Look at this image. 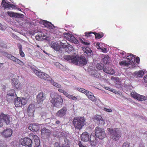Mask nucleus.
Wrapping results in <instances>:
<instances>
[{"label":"nucleus","instance_id":"obj_43","mask_svg":"<svg viewBox=\"0 0 147 147\" xmlns=\"http://www.w3.org/2000/svg\"><path fill=\"white\" fill-rule=\"evenodd\" d=\"M119 64L121 65L128 66V63H127L126 61H123L119 62Z\"/></svg>","mask_w":147,"mask_h":147},{"label":"nucleus","instance_id":"obj_53","mask_svg":"<svg viewBox=\"0 0 147 147\" xmlns=\"http://www.w3.org/2000/svg\"><path fill=\"white\" fill-rule=\"evenodd\" d=\"M78 144L79 147H87L86 146L83 145L82 144L80 141H78Z\"/></svg>","mask_w":147,"mask_h":147},{"label":"nucleus","instance_id":"obj_12","mask_svg":"<svg viewBox=\"0 0 147 147\" xmlns=\"http://www.w3.org/2000/svg\"><path fill=\"white\" fill-rule=\"evenodd\" d=\"M11 82L12 85L17 90H20L22 88V84L17 79H12Z\"/></svg>","mask_w":147,"mask_h":147},{"label":"nucleus","instance_id":"obj_38","mask_svg":"<svg viewBox=\"0 0 147 147\" xmlns=\"http://www.w3.org/2000/svg\"><path fill=\"white\" fill-rule=\"evenodd\" d=\"M88 98L89 99L92 101H95L96 100V98L94 96L92 93V94L90 95Z\"/></svg>","mask_w":147,"mask_h":147},{"label":"nucleus","instance_id":"obj_44","mask_svg":"<svg viewBox=\"0 0 147 147\" xmlns=\"http://www.w3.org/2000/svg\"><path fill=\"white\" fill-rule=\"evenodd\" d=\"M122 147H130V144L129 142H124L122 146Z\"/></svg>","mask_w":147,"mask_h":147},{"label":"nucleus","instance_id":"obj_29","mask_svg":"<svg viewBox=\"0 0 147 147\" xmlns=\"http://www.w3.org/2000/svg\"><path fill=\"white\" fill-rule=\"evenodd\" d=\"M144 74V72L142 71H136L134 73V77H142V75Z\"/></svg>","mask_w":147,"mask_h":147},{"label":"nucleus","instance_id":"obj_18","mask_svg":"<svg viewBox=\"0 0 147 147\" xmlns=\"http://www.w3.org/2000/svg\"><path fill=\"white\" fill-rule=\"evenodd\" d=\"M51 47L52 48L57 51H59L60 49V46L57 42H51Z\"/></svg>","mask_w":147,"mask_h":147},{"label":"nucleus","instance_id":"obj_5","mask_svg":"<svg viewBox=\"0 0 147 147\" xmlns=\"http://www.w3.org/2000/svg\"><path fill=\"white\" fill-rule=\"evenodd\" d=\"M96 136L100 139L102 140L106 136L104 129L102 128L96 127L95 130Z\"/></svg>","mask_w":147,"mask_h":147},{"label":"nucleus","instance_id":"obj_22","mask_svg":"<svg viewBox=\"0 0 147 147\" xmlns=\"http://www.w3.org/2000/svg\"><path fill=\"white\" fill-rule=\"evenodd\" d=\"M34 139L35 145L34 147H38L40 144V142L39 138L37 136L34 135L33 136Z\"/></svg>","mask_w":147,"mask_h":147},{"label":"nucleus","instance_id":"obj_10","mask_svg":"<svg viewBox=\"0 0 147 147\" xmlns=\"http://www.w3.org/2000/svg\"><path fill=\"white\" fill-rule=\"evenodd\" d=\"M67 108L65 107H63L59 111H57L56 114L57 117L61 118L65 116L67 111Z\"/></svg>","mask_w":147,"mask_h":147},{"label":"nucleus","instance_id":"obj_31","mask_svg":"<svg viewBox=\"0 0 147 147\" xmlns=\"http://www.w3.org/2000/svg\"><path fill=\"white\" fill-rule=\"evenodd\" d=\"M49 81H51V84L57 87V88H61V85L58 83L55 82L52 78L51 80H49Z\"/></svg>","mask_w":147,"mask_h":147},{"label":"nucleus","instance_id":"obj_6","mask_svg":"<svg viewBox=\"0 0 147 147\" xmlns=\"http://www.w3.org/2000/svg\"><path fill=\"white\" fill-rule=\"evenodd\" d=\"M33 72L38 78L42 79L48 81L51 80L50 77L44 72H42L35 69L33 70Z\"/></svg>","mask_w":147,"mask_h":147},{"label":"nucleus","instance_id":"obj_39","mask_svg":"<svg viewBox=\"0 0 147 147\" xmlns=\"http://www.w3.org/2000/svg\"><path fill=\"white\" fill-rule=\"evenodd\" d=\"M92 52V51L90 49L89 47H87V49L85 53H86L88 56H90L91 55Z\"/></svg>","mask_w":147,"mask_h":147},{"label":"nucleus","instance_id":"obj_32","mask_svg":"<svg viewBox=\"0 0 147 147\" xmlns=\"http://www.w3.org/2000/svg\"><path fill=\"white\" fill-rule=\"evenodd\" d=\"M94 34L95 36V38L96 39H99L103 37L104 35L102 33H96L94 32Z\"/></svg>","mask_w":147,"mask_h":147},{"label":"nucleus","instance_id":"obj_15","mask_svg":"<svg viewBox=\"0 0 147 147\" xmlns=\"http://www.w3.org/2000/svg\"><path fill=\"white\" fill-rule=\"evenodd\" d=\"M103 71L107 74L113 75L115 73V71L110 67L105 66L103 69Z\"/></svg>","mask_w":147,"mask_h":147},{"label":"nucleus","instance_id":"obj_51","mask_svg":"<svg viewBox=\"0 0 147 147\" xmlns=\"http://www.w3.org/2000/svg\"><path fill=\"white\" fill-rule=\"evenodd\" d=\"M17 58L12 56H10V59L14 62H15Z\"/></svg>","mask_w":147,"mask_h":147},{"label":"nucleus","instance_id":"obj_64","mask_svg":"<svg viewBox=\"0 0 147 147\" xmlns=\"http://www.w3.org/2000/svg\"><path fill=\"white\" fill-rule=\"evenodd\" d=\"M58 91L60 92H61V93H63L64 90L62 89H61L60 88H59L58 90Z\"/></svg>","mask_w":147,"mask_h":147},{"label":"nucleus","instance_id":"obj_30","mask_svg":"<svg viewBox=\"0 0 147 147\" xmlns=\"http://www.w3.org/2000/svg\"><path fill=\"white\" fill-rule=\"evenodd\" d=\"M68 40L71 41L73 43H74L75 44H77L78 42V40L75 38L74 36H72L71 35V37L68 38Z\"/></svg>","mask_w":147,"mask_h":147},{"label":"nucleus","instance_id":"obj_46","mask_svg":"<svg viewBox=\"0 0 147 147\" xmlns=\"http://www.w3.org/2000/svg\"><path fill=\"white\" fill-rule=\"evenodd\" d=\"M64 36L66 39L68 40V38H69V37L71 36V35L69 33H64Z\"/></svg>","mask_w":147,"mask_h":147},{"label":"nucleus","instance_id":"obj_45","mask_svg":"<svg viewBox=\"0 0 147 147\" xmlns=\"http://www.w3.org/2000/svg\"><path fill=\"white\" fill-rule=\"evenodd\" d=\"M68 98L74 100H77V98L76 97L70 94Z\"/></svg>","mask_w":147,"mask_h":147},{"label":"nucleus","instance_id":"obj_1","mask_svg":"<svg viewBox=\"0 0 147 147\" xmlns=\"http://www.w3.org/2000/svg\"><path fill=\"white\" fill-rule=\"evenodd\" d=\"M51 99L50 102L54 107L60 108L62 106L63 101L62 96L58 93L55 92H52L50 95Z\"/></svg>","mask_w":147,"mask_h":147},{"label":"nucleus","instance_id":"obj_23","mask_svg":"<svg viewBox=\"0 0 147 147\" xmlns=\"http://www.w3.org/2000/svg\"><path fill=\"white\" fill-rule=\"evenodd\" d=\"M7 0H3L2 1L1 5L4 9H9V3Z\"/></svg>","mask_w":147,"mask_h":147},{"label":"nucleus","instance_id":"obj_20","mask_svg":"<svg viewBox=\"0 0 147 147\" xmlns=\"http://www.w3.org/2000/svg\"><path fill=\"white\" fill-rule=\"evenodd\" d=\"M10 96H11V97H10V99L11 98L12 100L15 99L16 98H17V96L14 90H10Z\"/></svg>","mask_w":147,"mask_h":147},{"label":"nucleus","instance_id":"obj_42","mask_svg":"<svg viewBox=\"0 0 147 147\" xmlns=\"http://www.w3.org/2000/svg\"><path fill=\"white\" fill-rule=\"evenodd\" d=\"M15 62L19 64L21 66H23L24 65V63L22 61L18 59L17 58Z\"/></svg>","mask_w":147,"mask_h":147},{"label":"nucleus","instance_id":"obj_56","mask_svg":"<svg viewBox=\"0 0 147 147\" xmlns=\"http://www.w3.org/2000/svg\"><path fill=\"white\" fill-rule=\"evenodd\" d=\"M136 61L138 63H139L140 61V58L138 57H137L135 58V62Z\"/></svg>","mask_w":147,"mask_h":147},{"label":"nucleus","instance_id":"obj_63","mask_svg":"<svg viewBox=\"0 0 147 147\" xmlns=\"http://www.w3.org/2000/svg\"><path fill=\"white\" fill-rule=\"evenodd\" d=\"M101 50H102V52L104 53L106 52L107 51V49H106L105 48L103 49L102 48Z\"/></svg>","mask_w":147,"mask_h":147},{"label":"nucleus","instance_id":"obj_55","mask_svg":"<svg viewBox=\"0 0 147 147\" xmlns=\"http://www.w3.org/2000/svg\"><path fill=\"white\" fill-rule=\"evenodd\" d=\"M63 94L64 95H65L66 96L68 97V98L70 95V94H68L67 92L65 91H64Z\"/></svg>","mask_w":147,"mask_h":147},{"label":"nucleus","instance_id":"obj_35","mask_svg":"<svg viewBox=\"0 0 147 147\" xmlns=\"http://www.w3.org/2000/svg\"><path fill=\"white\" fill-rule=\"evenodd\" d=\"M60 45L63 47L65 49H67L69 47L68 46L71 47L70 45L67 43V42H60Z\"/></svg>","mask_w":147,"mask_h":147},{"label":"nucleus","instance_id":"obj_59","mask_svg":"<svg viewBox=\"0 0 147 147\" xmlns=\"http://www.w3.org/2000/svg\"><path fill=\"white\" fill-rule=\"evenodd\" d=\"M61 123L60 121L59 120H57L55 122V124L58 126L60 125Z\"/></svg>","mask_w":147,"mask_h":147},{"label":"nucleus","instance_id":"obj_24","mask_svg":"<svg viewBox=\"0 0 147 147\" xmlns=\"http://www.w3.org/2000/svg\"><path fill=\"white\" fill-rule=\"evenodd\" d=\"M41 134L42 135L49 136L50 134V131L48 129H46L45 128H43L40 130Z\"/></svg>","mask_w":147,"mask_h":147},{"label":"nucleus","instance_id":"obj_2","mask_svg":"<svg viewBox=\"0 0 147 147\" xmlns=\"http://www.w3.org/2000/svg\"><path fill=\"white\" fill-rule=\"evenodd\" d=\"M85 119L84 117H74L72 121L75 129H81L85 124Z\"/></svg>","mask_w":147,"mask_h":147},{"label":"nucleus","instance_id":"obj_8","mask_svg":"<svg viewBox=\"0 0 147 147\" xmlns=\"http://www.w3.org/2000/svg\"><path fill=\"white\" fill-rule=\"evenodd\" d=\"M65 60H66L69 62L73 63H78V58L77 56H73L71 55H65L63 57Z\"/></svg>","mask_w":147,"mask_h":147},{"label":"nucleus","instance_id":"obj_3","mask_svg":"<svg viewBox=\"0 0 147 147\" xmlns=\"http://www.w3.org/2000/svg\"><path fill=\"white\" fill-rule=\"evenodd\" d=\"M108 131V134L111 135V138L115 141L118 140L121 136V131L118 129L109 128Z\"/></svg>","mask_w":147,"mask_h":147},{"label":"nucleus","instance_id":"obj_36","mask_svg":"<svg viewBox=\"0 0 147 147\" xmlns=\"http://www.w3.org/2000/svg\"><path fill=\"white\" fill-rule=\"evenodd\" d=\"M20 16L19 14L13 12H10V17H11L18 18Z\"/></svg>","mask_w":147,"mask_h":147},{"label":"nucleus","instance_id":"obj_58","mask_svg":"<svg viewBox=\"0 0 147 147\" xmlns=\"http://www.w3.org/2000/svg\"><path fill=\"white\" fill-rule=\"evenodd\" d=\"M100 44V43H97L96 45V47H97V48L98 49H102V48L100 46V44Z\"/></svg>","mask_w":147,"mask_h":147},{"label":"nucleus","instance_id":"obj_62","mask_svg":"<svg viewBox=\"0 0 147 147\" xmlns=\"http://www.w3.org/2000/svg\"><path fill=\"white\" fill-rule=\"evenodd\" d=\"M111 91L112 92L114 93L117 94L118 93V92L114 89H113L112 90H111Z\"/></svg>","mask_w":147,"mask_h":147},{"label":"nucleus","instance_id":"obj_61","mask_svg":"<svg viewBox=\"0 0 147 147\" xmlns=\"http://www.w3.org/2000/svg\"><path fill=\"white\" fill-rule=\"evenodd\" d=\"M82 50L84 51V53L85 52L87 49V47H82Z\"/></svg>","mask_w":147,"mask_h":147},{"label":"nucleus","instance_id":"obj_28","mask_svg":"<svg viewBox=\"0 0 147 147\" xmlns=\"http://www.w3.org/2000/svg\"><path fill=\"white\" fill-rule=\"evenodd\" d=\"M91 74L92 77L97 78H98L100 76V74L98 73L96 70H92Z\"/></svg>","mask_w":147,"mask_h":147},{"label":"nucleus","instance_id":"obj_27","mask_svg":"<svg viewBox=\"0 0 147 147\" xmlns=\"http://www.w3.org/2000/svg\"><path fill=\"white\" fill-rule=\"evenodd\" d=\"M1 135L5 138L8 137L9 136V129H6L1 133Z\"/></svg>","mask_w":147,"mask_h":147},{"label":"nucleus","instance_id":"obj_52","mask_svg":"<svg viewBox=\"0 0 147 147\" xmlns=\"http://www.w3.org/2000/svg\"><path fill=\"white\" fill-rule=\"evenodd\" d=\"M81 43L85 45H89L90 44V43L89 42H85L83 41V40H81Z\"/></svg>","mask_w":147,"mask_h":147},{"label":"nucleus","instance_id":"obj_9","mask_svg":"<svg viewBox=\"0 0 147 147\" xmlns=\"http://www.w3.org/2000/svg\"><path fill=\"white\" fill-rule=\"evenodd\" d=\"M46 98V96L42 92H39L36 97V102L37 103L42 104Z\"/></svg>","mask_w":147,"mask_h":147},{"label":"nucleus","instance_id":"obj_4","mask_svg":"<svg viewBox=\"0 0 147 147\" xmlns=\"http://www.w3.org/2000/svg\"><path fill=\"white\" fill-rule=\"evenodd\" d=\"M19 143L20 145L26 147H32L33 142L31 139L28 137H26L20 139L19 141Z\"/></svg>","mask_w":147,"mask_h":147},{"label":"nucleus","instance_id":"obj_34","mask_svg":"<svg viewBox=\"0 0 147 147\" xmlns=\"http://www.w3.org/2000/svg\"><path fill=\"white\" fill-rule=\"evenodd\" d=\"M94 119L96 120L97 121H101L102 122H104L103 121V119L102 117L101 116L99 115H96L94 117ZM103 123L104 124V122H103Z\"/></svg>","mask_w":147,"mask_h":147},{"label":"nucleus","instance_id":"obj_49","mask_svg":"<svg viewBox=\"0 0 147 147\" xmlns=\"http://www.w3.org/2000/svg\"><path fill=\"white\" fill-rule=\"evenodd\" d=\"M85 36H86L87 37H88V36H91L92 34H94V32H86L85 33Z\"/></svg>","mask_w":147,"mask_h":147},{"label":"nucleus","instance_id":"obj_17","mask_svg":"<svg viewBox=\"0 0 147 147\" xmlns=\"http://www.w3.org/2000/svg\"><path fill=\"white\" fill-rule=\"evenodd\" d=\"M126 57L129 60V62L131 64H132L133 65H135L136 62H135V57L134 55L132 54H130Z\"/></svg>","mask_w":147,"mask_h":147},{"label":"nucleus","instance_id":"obj_13","mask_svg":"<svg viewBox=\"0 0 147 147\" xmlns=\"http://www.w3.org/2000/svg\"><path fill=\"white\" fill-rule=\"evenodd\" d=\"M89 140L90 144L91 146H95L97 145V140L95 136L91 135Z\"/></svg>","mask_w":147,"mask_h":147},{"label":"nucleus","instance_id":"obj_26","mask_svg":"<svg viewBox=\"0 0 147 147\" xmlns=\"http://www.w3.org/2000/svg\"><path fill=\"white\" fill-rule=\"evenodd\" d=\"M17 46L19 50V53L21 57H24L25 56V54L23 51V47L20 44H17Z\"/></svg>","mask_w":147,"mask_h":147},{"label":"nucleus","instance_id":"obj_40","mask_svg":"<svg viewBox=\"0 0 147 147\" xmlns=\"http://www.w3.org/2000/svg\"><path fill=\"white\" fill-rule=\"evenodd\" d=\"M109 57L108 55L105 56L103 59V62L105 63H107L108 62V59Z\"/></svg>","mask_w":147,"mask_h":147},{"label":"nucleus","instance_id":"obj_37","mask_svg":"<svg viewBox=\"0 0 147 147\" xmlns=\"http://www.w3.org/2000/svg\"><path fill=\"white\" fill-rule=\"evenodd\" d=\"M20 100L19 102H20L22 107V105H24L26 104L27 102V100L25 98H20Z\"/></svg>","mask_w":147,"mask_h":147},{"label":"nucleus","instance_id":"obj_21","mask_svg":"<svg viewBox=\"0 0 147 147\" xmlns=\"http://www.w3.org/2000/svg\"><path fill=\"white\" fill-rule=\"evenodd\" d=\"M78 58V61L79 64H83V65L86 64L87 63L85 57L81 56L80 58H79L78 56L77 57Z\"/></svg>","mask_w":147,"mask_h":147},{"label":"nucleus","instance_id":"obj_14","mask_svg":"<svg viewBox=\"0 0 147 147\" xmlns=\"http://www.w3.org/2000/svg\"><path fill=\"white\" fill-rule=\"evenodd\" d=\"M81 140L82 141L86 142L90 140L89 135L87 131L83 133L81 136Z\"/></svg>","mask_w":147,"mask_h":147},{"label":"nucleus","instance_id":"obj_7","mask_svg":"<svg viewBox=\"0 0 147 147\" xmlns=\"http://www.w3.org/2000/svg\"><path fill=\"white\" fill-rule=\"evenodd\" d=\"M3 122L7 124H9V116L8 115H5L2 113L0 115V127L3 125Z\"/></svg>","mask_w":147,"mask_h":147},{"label":"nucleus","instance_id":"obj_19","mask_svg":"<svg viewBox=\"0 0 147 147\" xmlns=\"http://www.w3.org/2000/svg\"><path fill=\"white\" fill-rule=\"evenodd\" d=\"M43 25L45 27L49 28V29H53L55 28V26L51 22L47 21H45L43 23Z\"/></svg>","mask_w":147,"mask_h":147},{"label":"nucleus","instance_id":"obj_54","mask_svg":"<svg viewBox=\"0 0 147 147\" xmlns=\"http://www.w3.org/2000/svg\"><path fill=\"white\" fill-rule=\"evenodd\" d=\"M120 53L121 55H122V56L124 58L125 57H126V56L125 55L126 53L124 51H122L120 52Z\"/></svg>","mask_w":147,"mask_h":147},{"label":"nucleus","instance_id":"obj_57","mask_svg":"<svg viewBox=\"0 0 147 147\" xmlns=\"http://www.w3.org/2000/svg\"><path fill=\"white\" fill-rule=\"evenodd\" d=\"M68 47H68L67 49H68L70 51H72L73 50H74V48L71 45V47L70 46Z\"/></svg>","mask_w":147,"mask_h":147},{"label":"nucleus","instance_id":"obj_16","mask_svg":"<svg viewBox=\"0 0 147 147\" xmlns=\"http://www.w3.org/2000/svg\"><path fill=\"white\" fill-rule=\"evenodd\" d=\"M28 129L32 131L37 132L39 130V125L34 123L32 124H30L28 127Z\"/></svg>","mask_w":147,"mask_h":147},{"label":"nucleus","instance_id":"obj_47","mask_svg":"<svg viewBox=\"0 0 147 147\" xmlns=\"http://www.w3.org/2000/svg\"><path fill=\"white\" fill-rule=\"evenodd\" d=\"M54 147H66L65 146H61L60 143H59L58 142H55V143L54 144Z\"/></svg>","mask_w":147,"mask_h":147},{"label":"nucleus","instance_id":"obj_48","mask_svg":"<svg viewBox=\"0 0 147 147\" xmlns=\"http://www.w3.org/2000/svg\"><path fill=\"white\" fill-rule=\"evenodd\" d=\"M17 8L18 7L16 5H13L12 3H10V9L11 8L13 9H17Z\"/></svg>","mask_w":147,"mask_h":147},{"label":"nucleus","instance_id":"obj_25","mask_svg":"<svg viewBox=\"0 0 147 147\" xmlns=\"http://www.w3.org/2000/svg\"><path fill=\"white\" fill-rule=\"evenodd\" d=\"M20 100V98L18 97L16 98V99L13 100L14 101V104L16 107H21V104L20 102H19Z\"/></svg>","mask_w":147,"mask_h":147},{"label":"nucleus","instance_id":"obj_50","mask_svg":"<svg viewBox=\"0 0 147 147\" xmlns=\"http://www.w3.org/2000/svg\"><path fill=\"white\" fill-rule=\"evenodd\" d=\"M92 92H91L86 90L85 94L88 97H89L90 95L92 94Z\"/></svg>","mask_w":147,"mask_h":147},{"label":"nucleus","instance_id":"obj_41","mask_svg":"<svg viewBox=\"0 0 147 147\" xmlns=\"http://www.w3.org/2000/svg\"><path fill=\"white\" fill-rule=\"evenodd\" d=\"M76 89L79 92H82V93L84 94H85L86 91V90L84 88H78Z\"/></svg>","mask_w":147,"mask_h":147},{"label":"nucleus","instance_id":"obj_11","mask_svg":"<svg viewBox=\"0 0 147 147\" xmlns=\"http://www.w3.org/2000/svg\"><path fill=\"white\" fill-rule=\"evenodd\" d=\"M131 96L134 98H136L139 100H145L147 99V97L141 95L135 92H132L131 93Z\"/></svg>","mask_w":147,"mask_h":147},{"label":"nucleus","instance_id":"obj_60","mask_svg":"<svg viewBox=\"0 0 147 147\" xmlns=\"http://www.w3.org/2000/svg\"><path fill=\"white\" fill-rule=\"evenodd\" d=\"M105 110L108 112H111L112 111V110L111 109L105 108Z\"/></svg>","mask_w":147,"mask_h":147},{"label":"nucleus","instance_id":"obj_33","mask_svg":"<svg viewBox=\"0 0 147 147\" xmlns=\"http://www.w3.org/2000/svg\"><path fill=\"white\" fill-rule=\"evenodd\" d=\"M105 66L104 64L102 63H98L96 65V68L99 70H103V69Z\"/></svg>","mask_w":147,"mask_h":147}]
</instances>
